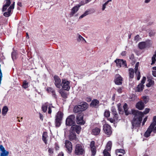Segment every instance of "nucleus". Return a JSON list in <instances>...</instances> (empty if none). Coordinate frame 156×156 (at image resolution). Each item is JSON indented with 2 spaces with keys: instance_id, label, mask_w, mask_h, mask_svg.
<instances>
[{
  "instance_id": "nucleus-1",
  "label": "nucleus",
  "mask_w": 156,
  "mask_h": 156,
  "mask_svg": "<svg viewBox=\"0 0 156 156\" xmlns=\"http://www.w3.org/2000/svg\"><path fill=\"white\" fill-rule=\"evenodd\" d=\"M131 112L132 114L134 115L132 122V126L133 128H136L140 125L143 114L142 112L135 109H132Z\"/></svg>"
},
{
  "instance_id": "nucleus-2",
  "label": "nucleus",
  "mask_w": 156,
  "mask_h": 156,
  "mask_svg": "<svg viewBox=\"0 0 156 156\" xmlns=\"http://www.w3.org/2000/svg\"><path fill=\"white\" fill-rule=\"evenodd\" d=\"M61 86L63 90L69 91L70 88V82L66 79H62Z\"/></svg>"
},
{
  "instance_id": "nucleus-3",
  "label": "nucleus",
  "mask_w": 156,
  "mask_h": 156,
  "mask_svg": "<svg viewBox=\"0 0 156 156\" xmlns=\"http://www.w3.org/2000/svg\"><path fill=\"white\" fill-rule=\"evenodd\" d=\"M75 118V116L73 115H71L68 116L66 121V125L70 126L74 124Z\"/></svg>"
},
{
  "instance_id": "nucleus-4",
  "label": "nucleus",
  "mask_w": 156,
  "mask_h": 156,
  "mask_svg": "<svg viewBox=\"0 0 156 156\" xmlns=\"http://www.w3.org/2000/svg\"><path fill=\"white\" fill-rule=\"evenodd\" d=\"M84 152V150L81 145L77 144L75 146V153L77 155H82Z\"/></svg>"
},
{
  "instance_id": "nucleus-5",
  "label": "nucleus",
  "mask_w": 156,
  "mask_h": 156,
  "mask_svg": "<svg viewBox=\"0 0 156 156\" xmlns=\"http://www.w3.org/2000/svg\"><path fill=\"white\" fill-rule=\"evenodd\" d=\"M76 122L79 125H83L85 123L83 119V115L82 114H78L76 117Z\"/></svg>"
},
{
  "instance_id": "nucleus-6",
  "label": "nucleus",
  "mask_w": 156,
  "mask_h": 156,
  "mask_svg": "<svg viewBox=\"0 0 156 156\" xmlns=\"http://www.w3.org/2000/svg\"><path fill=\"white\" fill-rule=\"evenodd\" d=\"M115 62L116 63V66L118 67L121 66L127 67L126 61L122 59H116L115 60Z\"/></svg>"
},
{
  "instance_id": "nucleus-7",
  "label": "nucleus",
  "mask_w": 156,
  "mask_h": 156,
  "mask_svg": "<svg viewBox=\"0 0 156 156\" xmlns=\"http://www.w3.org/2000/svg\"><path fill=\"white\" fill-rule=\"evenodd\" d=\"M103 130L105 133L108 135H110L112 133V131L111 126L107 124H105L103 126Z\"/></svg>"
},
{
  "instance_id": "nucleus-8",
  "label": "nucleus",
  "mask_w": 156,
  "mask_h": 156,
  "mask_svg": "<svg viewBox=\"0 0 156 156\" xmlns=\"http://www.w3.org/2000/svg\"><path fill=\"white\" fill-rule=\"evenodd\" d=\"M65 147L67 152L69 153H71L72 152L73 149L72 144L70 141L68 140H65Z\"/></svg>"
},
{
  "instance_id": "nucleus-9",
  "label": "nucleus",
  "mask_w": 156,
  "mask_h": 156,
  "mask_svg": "<svg viewBox=\"0 0 156 156\" xmlns=\"http://www.w3.org/2000/svg\"><path fill=\"white\" fill-rule=\"evenodd\" d=\"M54 84L56 87L58 88H60L61 87V80L59 76L55 75L54 76Z\"/></svg>"
},
{
  "instance_id": "nucleus-10",
  "label": "nucleus",
  "mask_w": 156,
  "mask_h": 156,
  "mask_svg": "<svg viewBox=\"0 0 156 156\" xmlns=\"http://www.w3.org/2000/svg\"><path fill=\"white\" fill-rule=\"evenodd\" d=\"M90 147L92 153L91 156H94L96 152V149L95 146V142L92 141L90 144Z\"/></svg>"
},
{
  "instance_id": "nucleus-11",
  "label": "nucleus",
  "mask_w": 156,
  "mask_h": 156,
  "mask_svg": "<svg viewBox=\"0 0 156 156\" xmlns=\"http://www.w3.org/2000/svg\"><path fill=\"white\" fill-rule=\"evenodd\" d=\"M15 4V2H14L7 9V12H5L4 13L3 15L4 16L8 17L10 15L13 9L14 8Z\"/></svg>"
},
{
  "instance_id": "nucleus-12",
  "label": "nucleus",
  "mask_w": 156,
  "mask_h": 156,
  "mask_svg": "<svg viewBox=\"0 0 156 156\" xmlns=\"http://www.w3.org/2000/svg\"><path fill=\"white\" fill-rule=\"evenodd\" d=\"M81 128L80 126L77 125H72L71 127L72 131L74 133L76 132L77 134H79L81 130Z\"/></svg>"
},
{
  "instance_id": "nucleus-13",
  "label": "nucleus",
  "mask_w": 156,
  "mask_h": 156,
  "mask_svg": "<svg viewBox=\"0 0 156 156\" xmlns=\"http://www.w3.org/2000/svg\"><path fill=\"white\" fill-rule=\"evenodd\" d=\"M115 78L114 81L116 84L120 85L122 84V78L119 75L116 74Z\"/></svg>"
},
{
  "instance_id": "nucleus-14",
  "label": "nucleus",
  "mask_w": 156,
  "mask_h": 156,
  "mask_svg": "<svg viewBox=\"0 0 156 156\" xmlns=\"http://www.w3.org/2000/svg\"><path fill=\"white\" fill-rule=\"evenodd\" d=\"M0 156H8L9 152L6 151L2 145H0Z\"/></svg>"
},
{
  "instance_id": "nucleus-15",
  "label": "nucleus",
  "mask_w": 156,
  "mask_h": 156,
  "mask_svg": "<svg viewBox=\"0 0 156 156\" xmlns=\"http://www.w3.org/2000/svg\"><path fill=\"white\" fill-rule=\"evenodd\" d=\"M5 4L3 5L2 9V11L3 12L5 11L9 6L11 4V0H5Z\"/></svg>"
},
{
  "instance_id": "nucleus-16",
  "label": "nucleus",
  "mask_w": 156,
  "mask_h": 156,
  "mask_svg": "<svg viewBox=\"0 0 156 156\" xmlns=\"http://www.w3.org/2000/svg\"><path fill=\"white\" fill-rule=\"evenodd\" d=\"M154 128L152 125H150L144 134V136L145 137H148L150 136L151 133L152 132H153V129Z\"/></svg>"
},
{
  "instance_id": "nucleus-17",
  "label": "nucleus",
  "mask_w": 156,
  "mask_h": 156,
  "mask_svg": "<svg viewBox=\"0 0 156 156\" xmlns=\"http://www.w3.org/2000/svg\"><path fill=\"white\" fill-rule=\"evenodd\" d=\"M80 5H76L74 7L71 9V12L70 13V17L73 16V15L77 12L79 9Z\"/></svg>"
},
{
  "instance_id": "nucleus-18",
  "label": "nucleus",
  "mask_w": 156,
  "mask_h": 156,
  "mask_svg": "<svg viewBox=\"0 0 156 156\" xmlns=\"http://www.w3.org/2000/svg\"><path fill=\"white\" fill-rule=\"evenodd\" d=\"M99 101L97 99L93 100L90 104V106L93 107H97L99 105Z\"/></svg>"
},
{
  "instance_id": "nucleus-19",
  "label": "nucleus",
  "mask_w": 156,
  "mask_h": 156,
  "mask_svg": "<svg viewBox=\"0 0 156 156\" xmlns=\"http://www.w3.org/2000/svg\"><path fill=\"white\" fill-rule=\"evenodd\" d=\"M111 111L112 112V114L114 116L113 118L115 119V120H118V115L116 112V109L114 107H112L111 108Z\"/></svg>"
},
{
  "instance_id": "nucleus-20",
  "label": "nucleus",
  "mask_w": 156,
  "mask_h": 156,
  "mask_svg": "<svg viewBox=\"0 0 156 156\" xmlns=\"http://www.w3.org/2000/svg\"><path fill=\"white\" fill-rule=\"evenodd\" d=\"M136 107L138 109L141 110L144 108V104L142 102L139 101L136 104Z\"/></svg>"
},
{
  "instance_id": "nucleus-21",
  "label": "nucleus",
  "mask_w": 156,
  "mask_h": 156,
  "mask_svg": "<svg viewBox=\"0 0 156 156\" xmlns=\"http://www.w3.org/2000/svg\"><path fill=\"white\" fill-rule=\"evenodd\" d=\"M82 111H83L86 110L88 107V104L86 102H83L82 104L79 105Z\"/></svg>"
},
{
  "instance_id": "nucleus-22",
  "label": "nucleus",
  "mask_w": 156,
  "mask_h": 156,
  "mask_svg": "<svg viewBox=\"0 0 156 156\" xmlns=\"http://www.w3.org/2000/svg\"><path fill=\"white\" fill-rule=\"evenodd\" d=\"M69 138L70 140H76L77 139L76 133L72 131L70 133Z\"/></svg>"
},
{
  "instance_id": "nucleus-23",
  "label": "nucleus",
  "mask_w": 156,
  "mask_h": 156,
  "mask_svg": "<svg viewBox=\"0 0 156 156\" xmlns=\"http://www.w3.org/2000/svg\"><path fill=\"white\" fill-rule=\"evenodd\" d=\"M63 114L61 111L58 112L55 116V119L62 120Z\"/></svg>"
},
{
  "instance_id": "nucleus-24",
  "label": "nucleus",
  "mask_w": 156,
  "mask_h": 156,
  "mask_svg": "<svg viewBox=\"0 0 156 156\" xmlns=\"http://www.w3.org/2000/svg\"><path fill=\"white\" fill-rule=\"evenodd\" d=\"M100 129L97 127L93 129L92 130V133L94 135H97L100 133Z\"/></svg>"
},
{
  "instance_id": "nucleus-25",
  "label": "nucleus",
  "mask_w": 156,
  "mask_h": 156,
  "mask_svg": "<svg viewBox=\"0 0 156 156\" xmlns=\"http://www.w3.org/2000/svg\"><path fill=\"white\" fill-rule=\"evenodd\" d=\"M59 92L61 94L62 97L64 98H66L67 97V95L65 91L62 89L59 90Z\"/></svg>"
},
{
  "instance_id": "nucleus-26",
  "label": "nucleus",
  "mask_w": 156,
  "mask_h": 156,
  "mask_svg": "<svg viewBox=\"0 0 156 156\" xmlns=\"http://www.w3.org/2000/svg\"><path fill=\"white\" fill-rule=\"evenodd\" d=\"M73 111L75 113H77L80 112H82L80 106L79 105L75 106L73 109Z\"/></svg>"
},
{
  "instance_id": "nucleus-27",
  "label": "nucleus",
  "mask_w": 156,
  "mask_h": 156,
  "mask_svg": "<svg viewBox=\"0 0 156 156\" xmlns=\"http://www.w3.org/2000/svg\"><path fill=\"white\" fill-rule=\"evenodd\" d=\"M134 69L132 68L129 69V78L132 79L134 77Z\"/></svg>"
},
{
  "instance_id": "nucleus-28",
  "label": "nucleus",
  "mask_w": 156,
  "mask_h": 156,
  "mask_svg": "<svg viewBox=\"0 0 156 156\" xmlns=\"http://www.w3.org/2000/svg\"><path fill=\"white\" fill-rule=\"evenodd\" d=\"M47 90L48 92L51 93L52 94L53 97L55 98L56 97V95L55 94V92L54 89L51 87H49L47 88Z\"/></svg>"
},
{
  "instance_id": "nucleus-29",
  "label": "nucleus",
  "mask_w": 156,
  "mask_h": 156,
  "mask_svg": "<svg viewBox=\"0 0 156 156\" xmlns=\"http://www.w3.org/2000/svg\"><path fill=\"white\" fill-rule=\"evenodd\" d=\"M123 108L126 115H128L131 114L130 112H129L128 111V108L127 107V104H125L123 106Z\"/></svg>"
},
{
  "instance_id": "nucleus-30",
  "label": "nucleus",
  "mask_w": 156,
  "mask_h": 156,
  "mask_svg": "<svg viewBox=\"0 0 156 156\" xmlns=\"http://www.w3.org/2000/svg\"><path fill=\"white\" fill-rule=\"evenodd\" d=\"M8 111V108L7 106H4L2 110V114L3 116H5L7 114Z\"/></svg>"
},
{
  "instance_id": "nucleus-31",
  "label": "nucleus",
  "mask_w": 156,
  "mask_h": 156,
  "mask_svg": "<svg viewBox=\"0 0 156 156\" xmlns=\"http://www.w3.org/2000/svg\"><path fill=\"white\" fill-rule=\"evenodd\" d=\"M48 137L47 133L46 132H44L42 135V140L45 144L47 143V138Z\"/></svg>"
},
{
  "instance_id": "nucleus-32",
  "label": "nucleus",
  "mask_w": 156,
  "mask_h": 156,
  "mask_svg": "<svg viewBox=\"0 0 156 156\" xmlns=\"http://www.w3.org/2000/svg\"><path fill=\"white\" fill-rule=\"evenodd\" d=\"M138 46L140 49H144L146 47V43L144 42H141L139 43Z\"/></svg>"
},
{
  "instance_id": "nucleus-33",
  "label": "nucleus",
  "mask_w": 156,
  "mask_h": 156,
  "mask_svg": "<svg viewBox=\"0 0 156 156\" xmlns=\"http://www.w3.org/2000/svg\"><path fill=\"white\" fill-rule=\"evenodd\" d=\"M62 120L60 119H55V126L56 127H59L62 123Z\"/></svg>"
},
{
  "instance_id": "nucleus-34",
  "label": "nucleus",
  "mask_w": 156,
  "mask_h": 156,
  "mask_svg": "<svg viewBox=\"0 0 156 156\" xmlns=\"http://www.w3.org/2000/svg\"><path fill=\"white\" fill-rule=\"evenodd\" d=\"M48 102L45 103L44 105H43L42 106V110L44 112H46L48 106Z\"/></svg>"
},
{
  "instance_id": "nucleus-35",
  "label": "nucleus",
  "mask_w": 156,
  "mask_h": 156,
  "mask_svg": "<svg viewBox=\"0 0 156 156\" xmlns=\"http://www.w3.org/2000/svg\"><path fill=\"white\" fill-rule=\"evenodd\" d=\"M144 87V85L142 83H140L137 88V91L138 92H140L142 91Z\"/></svg>"
},
{
  "instance_id": "nucleus-36",
  "label": "nucleus",
  "mask_w": 156,
  "mask_h": 156,
  "mask_svg": "<svg viewBox=\"0 0 156 156\" xmlns=\"http://www.w3.org/2000/svg\"><path fill=\"white\" fill-rule=\"evenodd\" d=\"M112 143L111 141H109L107 144L106 146V150L108 151H110L111 148Z\"/></svg>"
},
{
  "instance_id": "nucleus-37",
  "label": "nucleus",
  "mask_w": 156,
  "mask_h": 156,
  "mask_svg": "<svg viewBox=\"0 0 156 156\" xmlns=\"http://www.w3.org/2000/svg\"><path fill=\"white\" fill-rule=\"evenodd\" d=\"M148 83L147 84V86L148 87H150L152 86H153L154 84V81L151 79L148 80Z\"/></svg>"
},
{
  "instance_id": "nucleus-38",
  "label": "nucleus",
  "mask_w": 156,
  "mask_h": 156,
  "mask_svg": "<svg viewBox=\"0 0 156 156\" xmlns=\"http://www.w3.org/2000/svg\"><path fill=\"white\" fill-rule=\"evenodd\" d=\"M77 41L78 42H80L81 41H84L85 42H86V41L85 39L80 35H79L78 38L77 39Z\"/></svg>"
},
{
  "instance_id": "nucleus-39",
  "label": "nucleus",
  "mask_w": 156,
  "mask_h": 156,
  "mask_svg": "<svg viewBox=\"0 0 156 156\" xmlns=\"http://www.w3.org/2000/svg\"><path fill=\"white\" fill-rule=\"evenodd\" d=\"M22 87L25 89L27 88L28 87V83L27 82L26 80L24 81L23 82Z\"/></svg>"
},
{
  "instance_id": "nucleus-40",
  "label": "nucleus",
  "mask_w": 156,
  "mask_h": 156,
  "mask_svg": "<svg viewBox=\"0 0 156 156\" xmlns=\"http://www.w3.org/2000/svg\"><path fill=\"white\" fill-rule=\"evenodd\" d=\"M104 115L105 117L107 118L109 117L110 115V112L107 110H106L104 112Z\"/></svg>"
},
{
  "instance_id": "nucleus-41",
  "label": "nucleus",
  "mask_w": 156,
  "mask_h": 156,
  "mask_svg": "<svg viewBox=\"0 0 156 156\" xmlns=\"http://www.w3.org/2000/svg\"><path fill=\"white\" fill-rule=\"evenodd\" d=\"M156 125V116H154L153 118V122L150 125H152V126L154 127Z\"/></svg>"
},
{
  "instance_id": "nucleus-42",
  "label": "nucleus",
  "mask_w": 156,
  "mask_h": 156,
  "mask_svg": "<svg viewBox=\"0 0 156 156\" xmlns=\"http://www.w3.org/2000/svg\"><path fill=\"white\" fill-rule=\"evenodd\" d=\"M139 62H137L135 65L134 70H135V72L136 74H137V72H139V71H138V67L139 66Z\"/></svg>"
},
{
  "instance_id": "nucleus-43",
  "label": "nucleus",
  "mask_w": 156,
  "mask_h": 156,
  "mask_svg": "<svg viewBox=\"0 0 156 156\" xmlns=\"http://www.w3.org/2000/svg\"><path fill=\"white\" fill-rule=\"evenodd\" d=\"M108 151L106 149H105L103 151V154H104V156H111L109 153L108 152Z\"/></svg>"
},
{
  "instance_id": "nucleus-44",
  "label": "nucleus",
  "mask_w": 156,
  "mask_h": 156,
  "mask_svg": "<svg viewBox=\"0 0 156 156\" xmlns=\"http://www.w3.org/2000/svg\"><path fill=\"white\" fill-rule=\"evenodd\" d=\"M88 11H85V12L82 15H81L79 17V19H82V18H83V17H85V16H86L88 14Z\"/></svg>"
},
{
  "instance_id": "nucleus-45",
  "label": "nucleus",
  "mask_w": 156,
  "mask_h": 156,
  "mask_svg": "<svg viewBox=\"0 0 156 156\" xmlns=\"http://www.w3.org/2000/svg\"><path fill=\"white\" fill-rule=\"evenodd\" d=\"M116 153H120L124 154L125 153V151L123 149H118L116 151Z\"/></svg>"
},
{
  "instance_id": "nucleus-46",
  "label": "nucleus",
  "mask_w": 156,
  "mask_h": 156,
  "mask_svg": "<svg viewBox=\"0 0 156 156\" xmlns=\"http://www.w3.org/2000/svg\"><path fill=\"white\" fill-rule=\"evenodd\" d=\"M143 99L144 101L145 104H146L148 101V99L147 96H143Z\"/></svg>"
},
{
  "instance_id": "nucleus-47",
  "label": "nucleus",
  "mask_w": 156,
  "mask_h": 156,
  "mask_svg": "<svg viewBox=\"0 0 156 156\" xmlns=\"http://www.w3.org/2000/svg\"><path fill=\"white\" fill-rule=\"evenodd\" d=\"M118 110L119 112H121L122 110L121 105L120 103H119L117 105Z\"/></svg>"
},
{
  "instance_id": "nucleus-48",
  "label": "nucleus",
  "mask_w": 156,
  "mask_h": 156,
  "mask_svg": "<svg viewBox=\"0 0 156 156\" xmlns=\"http://www.w3.org/2000/svg\"><path fill=\"white\" fill-rule=\"evenodd\" d=\"M150 111V109L146 108L145 109V111L143 113V115L144 114H147Z\"/></svg>"
},
{
  "instance_id": "nucleus-49",
  "label": "nucleus",
  "mask_w": 156,
  "mask_h": 156,
  "mask_svg": "<svg viewBox=\"0 0 156 156\" xmlns=\"http://www.w3.org/2000/svg\"><path fill=\"white\" fill-rule=\"evenodd\" d=\"M16 53L15 52H13L12 53V59L14 60L16 58Z\"/></svg>"
},
{
  "instance_id": "nucleus-50",
  "label": "nucleus",
  "mask_w": 156,
  "mask_h": 156,
  "mask_svg": "<svg viewBox=\"0 0 156 156\" xmlns=\"http://www.w3.org/2000/svg\"><path fill=\"white\" fill-rule=\"evenodd\" d=\"M115 119L114 118V119L112 118H108V120L109 121L111 122V123H114L115 122Z\"/></svg>"
},
{
  "instance_id": "nucleus-51",
  "label": "nucleus",
  "mask_w": 156,
  "mask_h": 156,
  "mask_svg": "<svg viewBox=\"0 0 156 156\" xmlns=\"http://www.w3.org/2000/svg\"><path fill=\"white\" fill-rule=\"evenodd\" d=\"M48 152L50 154H51L53 153V149L52 148H49Z\"/></svg>"
},
{
  "instance_id": "nucleus-52",
  "label": "nucleus",
  "mask_w": 156,
  "mask_h": 156,
  "mask_svg": "<svg viewBox=\"0 0 156 156\" xmlns=\"http://www.w3.org/2000/svg\"><path fill=\"white\" fill-rule=\"evenodd\" d=\"M155 33V32L154 31H151L149 34V36H153Z\"/></svg>"
},
{
  "instance_id": "nucleus-53",
  "label": "nucleus",
  "mask_w": 156,
  "mask_h": 156,
  "mask_svg": "<svg viewBox=\"0 0 156 156\" xmlns=\"http://www.w3.org/2000/svg\"><path fill=\"white\" fill-rule=\"evenodd\" d=\"M51 105H48V114H51Z\"/></svg>"
},
{
  "instance_id": "nucleus-54",
  "label": "nucleus",
  "mask_w": 156,
  "mask_h": 156,
  "mask_svg": "<svg viewBox=\"0 0 156 156\" xmlns=\"http://www.w3.org/2000/svg\"><path fill=\"white\" fill-rule=\"evenodd\" d=\"M137 75V79L138 80H139L140 77V72H138L137 73V74H136Z\"/></svg>"
},
{
  "instance_id": "nucleus-55",
  "label": "nucleus",
  "mask_w": 156,
  "mask_h": 156,
  "mask_svg": "<svg viewBox=\"0 0 156 156\" xmlns=\"http://www.w3.org/2000/svg\"><path fill=\"white\" fill-rule=\"evenodd\" d=\"M146 78L145 77H143L141 81V83H140L143 84L145 82L146 80Z\"/></svg>"
},
{
  "instance_id": "nucleus-56",
  "label": "nucleus",
  "mask_w": 156,
  "mask_h": 156,
  "mask_svg": "<svg viewBox=\"0 0 156 156\" xmlns=\"http://www.w3.org/2000/svg\"><path fill=\"white\" fill-rule=\"evenodd\" d=\"M152 63L151 64H153L155 63V62L156 61L155 57L153 56L152 58Z\"/></svg>"
},
{
  "instance_id": "nucleus-57",
  "label": "nucleus",
  "mask_w": 156,
  "mask_h": 156,
  "mask_svg": "<svg viewBox=\"0 0 156 156\" xmlns=\"http://www.w3.org/2000/svg\"><path fill=\"white\" fill-rule=\"evenodd\" d=\"M147 117H146L144 119L142 123V126H144V123L147 121Z\"/></svg>"
},
{
  "instance_id": "nucleus-58",
  "label": "nucleus",
  "mask_w": 156,
  "mask_h": 156,
  "mask_svg": "<svg viewBox=\"0 0 156 156\" xmlns=\"http://www.w3.org/2000/svg\"><path fill=\"white\" fill-rule=\"evenodd\" d=\"M126 52L125 51H123L121 54V55L122 56H125L126 55Z\"/></svg>"
},
{
  "instance_id": "nucleus-59",
  "label": "nucleus",
  "mask_w": 156,
  "mask_h": 156,
  "mask_svg": "<svg viewBox=\"0 0 156 156\" xmlns=\"http://www.w3.org/2000/svg\"><path fill=\"white\" fill-rule=\"evenodd\" d=\"M140 36L139 35H136L134 39L135 40L138 41L139 39Z\"/></svg>"
},
{
  "instance_id": "nucleus-60",
  "label": "nucleus",
  "mask_w": 156,
  "mask_h": 156,
  "mask_svg": "<svg viewBox=\"0 0 156 156\" xmlns=\"http://www.w3.org/2000/svg\"><path fill=\"white\" fill-rule=\"evenodd\" d=\"M39 117H40V119L42 121L43 119V115L39 113Z\"/></svg>"
},
{
  "instance_id": "nucleus-61",
  "label": "nucleus",
  "mask_w": 156,
  "mask_h": 156,
  "mask_svg": "<svg viewBox=\"0 0 156 156\" xmlns=\"http://www.w3.org/2000/svg\"><path fill=\"white\" fill-rule=\"evenodd\" d=\"M122 89L121 88H119L118 89L117 91L119 93H121L122 92Z\"/></svg>"
},
{
  "instance_id": "nucleus-62",
  "label": "nucleus",
  "mask_w": 156,
  "mask_h": 156,
  "mask_svg": "<svg viewBox=\"0 0 156 156\" xmlns=\"http://www.w3.org/2000/svg\"><path fill=\"white\" fill-rule=\"evenodd\" d=\"M152 75L154 77H156V71H152Z\"/></svg>"
},
{
  "instance_id": "nucleus-63",
  "label": "nucleus",
  "mask_w": 156,
  "mask_h": 156,
  "mask_svg": "<svg viewBox=\"0 0 156 156\" xmlns=\"http://www.w3.org/2000/svg\"><path fill=\"white\" fill-rule=\"evenodd\" d=\"M106 5H105V4H104L103 5L102 7V10L103 11V10H104L105 9V8H106Z\"/></svg>"
},
{
  "instance_id": "nucleus-64",
  "label": "nucleus",
  "mask_w": 156,
  "mask_h": 156,
  "mask_svg": "<svg viewBox=\"0 0 156 156\" xmlns=\"http://www.w3.org/2000/svg\"><path fill=\"white\" fill-rule=\"evenodd\" d=\"M58 156H64V154L62 152L60 153L58 155Z\"/></svg>"
}]
</instances>
